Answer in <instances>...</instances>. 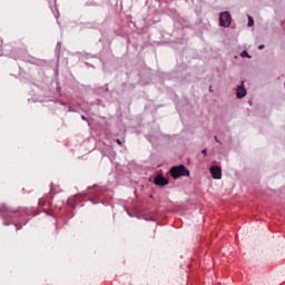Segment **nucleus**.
I'll return each mask as SVG.
<instances>
[{"instance_id": "1", "label": "nucleus", "mask_w": 285, "mask_h": 285, "mask_svg": "<svg viewBox=\"0 0 285 285\" xmlns=\"http://www.w3.org/2000/svg\"><path fill=\"white\" fill-rule=\"evenodd\" d=\"M170 176L173 179H179V177H190V170H188L184 165L171 167Z\"/></svg>"}, {"instance_id": "2", "label": "nucleus", "mask_w": 285, "mask_h": 285, "mask_svg": "<svg viewBox=\"0 0 285 285\" xmlns=\"http://www.w3.org/2000/svg\"><path fill=\"white\" fill-rule=\"evenodd\" d=\"M232 23V18H230V13L225 11V12H222L220 16H219V24L223 27V28H228Z\"/></svg>"}, {"instance_id": "3", "label": "nucleus", "mask_w": 285, "mask_h": 285, "mask_svg": "<svg viewBox=\"0 0 285 285\" xmlns=\"http://www.w3.org/2000/svg\"><path fill=\"white\" fill-rule=\"evenodd\" d=\"M209 173L213 179H222V167L219 166H212L209 168Z\"/></svg>"}, {"instance_id": "4", "label": "nucleus", "mask_w": 285, "mask_h": 285, "mask_svg": "<svg viewBox=\"0 0 285 285\" xmlns=\"http://www.w3.org/2000/svg\"><path fill=\"white\" fill-rule=\"evenodd\" d=\"M154 184H156V186H168V178L157 175L154 179Z\"/></svg>"}, {"instance_id": "5", "label": "nucleus", "mask_w": 285, "mask_h": 285, "mask_svg": "<svg viewBox=\"0 0 285 285\" xmlns=\"http://www.w3.org/2000/svg\"><path fill=\"white\" fill-rule=\"evenodd\" d=\"M236 96L238 99H244V97H246V88H244V81H242V86H238Z\"/></svg>"}, {"instance_id": "6", "label": "nucleus", "mask_w": 285, "mask_h": 285, "mask_svg": "<svg viewBox=\"0 0 285 285\" xmlns=\"http://www.w3.org/2000/svg\"><path fill=\"white\" fill-rule=\"evenodd\" d=\"M255 24V21L253 20V17H248V27L253 28V26Z\"/></svg>"}, {"instance_id": "7", "label": "nucleus", "mask_w": 285, "mask_h": 285, "mask_svg": "<svg viewBox=\"0 0 285 285\" xmlns=\"http://www.w3.org/2000/svg\"><path fill=\"white\" fill-rule=\"evenodd\" d=\"M240 57H248V59H250V55H248V51L244 50L242 53H240Z\"/></svg>"}, {"instance_id": "8", "label": "nucleus", "mask_w": 285, "mask_h": 285, "mask_svg": "<svg viewBox=\"0 0 285 285\" xmlns=\"http://www.w3.org/2000/svg\"><path fill=\"white\" fill-rule=\"evenodd\" d=\"M116 142L118 146H121V140L120 139H116Z\"/></svg>"}, {"instance_id": "9", "label": "nucleus", "mask_w": 285, "mask_h": 285, "mask_svg": "<svg viewBox=\"0 0 285 285\" xmlns=\"http://www.w3.org/2000/svg\"><path fill=\"white\" fill-rule=\"evenodd\" d=\"M258 50H264V45H259Z\"/></svg>"}, {"instance_id": "10", "label": "nucleus", "mask_w": 285, "mask_h": 285, "mask_svg": "<svg viewBox=\"0 0 285 285\" xmlns=\"http://www.w3.org/2000/svg\"><path fill=\"white\" fill-rule=\"evenodd\" d=\"M215 141H217V144H219V139L217 138V136H215Z\"/></svg>"}, {"instance_id": "11", "label": "nucleus", "mask_w": 285, "mask_h": 285, "mask_svg": "<svg viewBox=\"0 0 285 285\" xmlns=\"http://www.w3.org/2000/svg\"><path fill=\"white\" fill-rule=\"evenodd\" d=\"M203 155H207V150L206 149H203Z\"/></svg>"}, {"instance_id": "12", "label": "nucleus", "mask_w": 285, "mask_h": 285, "mask_svg": "<svg viewBox=\"0 0 285 285\" xmlns=\"http://www.w3.org/2000/svg\"><path fill=\"white\" fill-rule=\"evenodd\" d=\"M6 210V207H0V213Z\"/></svg>"}, {"instance_id": "13", "label": "nucleus", "mask_w": 285, "mask_h": 285, "mask_svg": "<svg viewBox=\"0 0 285 285\" xmlns=\"http://www.w3.org/2000/svg\"><path fill=\"white\" fill-rule=\"evenodd\" d=\"M81 119H82L83 121H86V116H81Z\"/></svg>"}, {"instance_id": "14", "label": "nucleus", "mask_w": 285, "mask_h": 285, "mask_svg": "<svg viewBox=\"0 0 285 285\" xmlns=\"http://www.w3.org/2000/svg\"><path fill=\"white\" fill-rule=\"evenodd\" d=\"M209 92H213V87H209Z\"/></svg>"}]
</instances>
